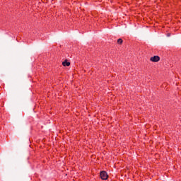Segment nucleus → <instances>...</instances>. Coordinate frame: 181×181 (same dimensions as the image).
<instances>
[{"mask_svg": "<svg viewBox=\"0 0 181 181\" xmlns=\"http://www.w3.org/2000/svg\"><path fill=\"white\" fill-rule=\"evenodd\" d=\"M100 176L102 180H107L108 179V174L105 171H101Z\"/></svg>", "mask_w": 181, "mask_h": 181, "instance_id": "obj_1", "label": "nucleus"}, {"mask_svg": "<svg viewBox=\"0 0 181 181\" xmlns=\"http://www.w3.org/2000/svg\"><path fill=\"white\" fill-rule=\"evenodd\" d=\"M151 62H153V63H156L160 60V57L159 56H154L151 57L150 59Z\"/></svg>", "mask_w": 181, "mask_h": 181, "instance_id": "obj_2", "label": "nucleus"}, {"mask_svg": "<svg viewBox=\"0 0 181 181\" xmlns=\"http://www.w3.org/2000/svg\"><path fill=\"white\" fill-rule=\"evenodd\" d=\"M62 66H64V67H69V66H70V62H67V60H65L62 62Z\"/></svg>", "mask_w": 181, "mask_h": 181, "instance_id": "obj_3", "label": "nucleus"}, {"mask_svg": "<svg viewBox=\"0 0 181 181\" xmlns=\"http://www.w3.org/2000/svg\"><path fill=\"white\" fill-rule=\"evenodd\" d=\"M122 42H123V40H122V39H121V38H119V39L117 40V43H118L119 45H122Z\"/></svg>", "mask_w": 181, "mask_h": 181, "instance_id": "obj_4", "label": "nucleus"}]
</instances>
